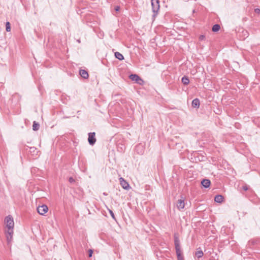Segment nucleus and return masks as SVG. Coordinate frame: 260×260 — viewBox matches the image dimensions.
<instances>
[{"mask_svg":"<svg viewBox=\"0 0 260 260\" xmlns=\"http://www.w3.org/2000/svg\"><path fill=\"white\" fill-rule=\"evenodd\" d=\"M174 245L178 260H184L183 256L181 254L179 240L178 238L176 236L174 238Z\"/></svg>","mask_w":260,"mask_h":260,"instance_id":"obj_1","label":"nucleus"},{"mask_svg":"<svg viewBox=\"0 0 260 260\" xmlns=\"http://www.w3.org/2000/svg\"><path fill=\"white\" fill-rule=\"evenodd\" d=\"M151 6L152 12H153V17H154L159 10V2L158 0H151Z\"/></svg>","mask_w":260,"mask_h":260,"instance_id":"obj_2","label":"nucleus"},{"mask_svg":"<svg viewBox=\"0 0 260 260\" xmlns=\"http://www.w3.org/2000/svg\"><path fill=\"white\" fill-rule=\"evenodd\" d=\"M5 222L6 224L7 230H13L14 228V221L12 216L8 215L5 218Z\"/></svg>","mask_w":260,"mask_h":260,"instance_id":"obj_3","label":"nucleus"},{"mask_svg":"<svg viewBox=\"0 0 260 260\" xmlns=\"http://www.w3.org/2000/svg\"><path fill=\"white\" fill-rule=\"evenodd\" d=\"M129 79L132 81H135L139 85H142L144 83V81L137 74H131L129 76Z\"/></svg>","mask_w":260,"mask_h":260,"instance_id":"obj_4","label":"nucleus"},{"mask_svg":"<svg viewBox=\"0 0 260 260\" xmlns=\"http://www.w3.org/2000/svg\"><path fill=\"white\" fill-rule=\"evenodd\" d=\"M95 136V133L94 132H91L88 133V141L90 145H93L96 142Z\"/></svg>","mask_w":260,"mask_h":260,"instance_id":"obj_5","label":"nucleus"},{"mask_svg":"<svg viewBox=\"0 0 260 260\" xmlns=\"http://www.w3.org/2000/svg\"><path fill=\"white\" fill-rule=\"evenodd\" d=\"M48 210V208L46 205H42V206H39L37 208L38 212L42 215H44L47 212Z\"/></svg>","mask_w":260,"mask_h":260,"instance_id":"obj_6","label":"nucleus"},{"mask_svg":"<svg viewBox=\"0 0 260 260\" xmlns=\"http://www.w3.org/2000/svg\"><path fill=\"white\" fill-rule=\"evenodd\" d=\"M13 234V230H7L6 231V236L7 237V240L8 243H9L11 241Z\"/></svg>","mask_w":260,"mask_h":260,"instance_id":"obj_7","label":"nucleus"},{"mask_svg":"<svg viewBox=\"0 0 260 260\" xmlns=\"http://www.w3.org/2000/svg\"><path fill=\"white\" fill-rule=\"evenodd\" d=\"M120 185L125 189H128L130 187L129 184L123 178H120Z\"/></svg>","mask_w":260,"mask_h":260,"instance_id":"obj_8","label":"nucleus"},{"mask_svg":"<svg viewBox=\"0 0 260 260\" xmlns=\"http://www.w3.org/2000/svg\"><path fill=\"white\" fill-rule=\"evenodd\" d=\"M177 207L179 210L182 209L184 208L185 204L183 199L178 200L176 204Z\"/></svg>","mask_w":260,"mask_h":260,"instance_id":"obj_9","label":"nucleus"},{"mask_svg":"<svg viewBox=\"0 0 260 260\" xmlns=\"http://www.w3.org/2000/svg\"><path fill=\"white\" fill-rule=\"evenodd\" d=\"M201 184H202V185H203V187H204L205 188H208L210 186V184H211V182H210L209 179H204L201 181Z\"/></svg>","mask_w":260,"mask_h":260,"instance_id":"obj_10","label":"nucleus"},{"mask_svg":"<svg viewBox=\"0 0 260 260\" xmlns=\"http://www.w3.org/2000/svg\"><path fill=\"white\" fill-rule=\"evenodd\" d=\"M79 74L84 79H86L88 78V73L85 70H80Z\"/></svg>","mask_w":260,"mask_h":260,"instance_id":"obj_11","label":"nucleus"},{"mask_svg":"<svg viewBox=\"0 0 260 260\" xmlns=\"http://www.w3.org/2000/svg\"><path fill=\"white\" fill-rule=\"evenodd\" d=\"M200 102L199 99L196 98L193 100L192 101V106L195 108H199L200 106Z\"/></svg>","mask_w":260,"mask_h":260,"instance_id":"obj_12","label":"nucleus"},{"mask_svg":"<svg viewBox=\"0 0 260 260\" xmlns=\"http://www.w3.org/2000/svg\"><path fill=\"white\" fill-rule=\"evenodd\" d=\"M136 150L138 154H142L144 151L143 146L140 144L136 146Z\"/></svg>","mask_w":260,"mask_h":260,"instance_id":"obj_13","label":"nucleus"},{"mask_svg":"<svg viewBox=\"0 0 260 260\" xmlns=\"http://www.w3.org/2000/svg\"><path fill=\"white\" fill-rule=\"evenodd\" d=\"M29 149L28 152L30 153L32 155H37L38 151L37 148L35 147H28Z\"/></svg>","mask_w":260,"mask_h":260,"instance_id":"obj_14","label":"nucleus"},{"mask_svg":"<svg viewBox=\"0 0 260 260\" xmlns=\"http://www.w3.org/2000/svg\"><path fill=\"white\" fill-rule=\"evenodd\" d=\"M223 200V197L221 195H216L214 198V201L218 203H221Z\"/></svg>","mask_w":260,"mask_h":260,"instance_id":"obj_15","label":"nucleus"},{"mask_svg":"<svg viewBox=\"0 0 260 260\" xmlns=\"http://www.w3.org/2000/svg\"><path fill=\"white\" fill-rule=\"evenodd\" d=\"M181 81L183 83V84L184 85H188L189 83V78L186 76H184L182 79H181Z\"/></svg>","mask_w":260,"mask_h":260,"instance_id":"obj_16","label":"nucleus"},{"mask_svg":"<svg viewBox=\"0 0 260 260\" xmlns=\"http://www.w3.org/2000/svg\"><path fill=\"white\" fill-rule=\"evenodd\" d=\"M115 57L119 60H122L124 59V57L123 55L118 52H116L115 53Z\"/></svg>","mask_w":260,"mask_h":260,"instance_id":"obj_17","label":"nucleus"},{"mask_svg":"<svg viewBox=\"0 0 260 260\" xmlns=\"http://www.w3.org/2000/svg\"><path fill=\"white\" fill-rule=\"evenodd\" d=\"M220 29V26L218 24H214L212 28V30L213 32H217Z\"/></svg>","mask_w":260,"mask_h":260,"instance_id":"obj_18","label":"nucleus"},{"mask_svg":"<svg viewBox=\"0 0 260 260\" xmlns=\"http://www.w3.org/2000/svg\"><path fill=\"white\" fill-rule=\"evenodd\" d=\"M40 128V124L39 123L34 121L32 125V129L35 131H38Z\"/></svg>","mask_w":260,"mask_h":260,"instance_id":"obj_19","label":"nucleus"},{"mask_svg":"<svg viewBox=\"0 0 260 260\" xmlns=\"http://www.w3.org/2000/svg\"><path fill=\"white\" fill-rule=\"evenodd\" d=\"M203 252L202 250H198L196 252V255L198 257L200 258L202 257L203 255Z\"/></svg>","mask_w":260,"mask_h":260,"instance_id":"obj_20","label":"nucleus"},{"mask_svg":"<svg viewBox=\"0 0 260 260\" xmlns=\"http://www.w3.org/2000/svg\"><path fill=\"white\" fill-rule=\"evenodd\" d=\"M6 30L9 32L11 30V25L9 22H7L6 24Z\"/></svg>","mask_w":260,"mask_h":260,"instance_id":"obj_21","label":"nucleus"},{"mask_svg":"<svg viewBox=\"0 0 260 260\" xmlns=\"http://www.w3.org/2000/svg\"><path fill=\"white\" fill-rule=\"evenodd\" d=\"M108 211H109V212L110 214L111 215V216L112 218L114 220H116V218H115V217L114 214V213L113 212V211H112L111 210L109 209H108Z\"/></svg>","mask_w":260,"mask_h":260,"instance_id":"obj_22","label":"nucleus"},{"mask_svg":"<svg viewBox=\"0 0 260 260\" xmlns=\"http://www.w3.org/2000/svg\"><path fill=\"white\" fill-rule=\"evenodd\" d=\"M69 181L70 182V183H73L75 182V180L72 177H71L69 179Z\"/></svg>","mask_w":260,"mask_h":260,"instance_id":"obj_23","label":"nucleus"},{"mask_svg":"<svg viewBox=\"0 0 260 260\" xmlns=\"http://www.w3.org/2000/svg\"><path fill=\"white\" fill-rule=\"evenodd\" d=\"M255 243V241L254 240H250L248 242V244L250 245L251 244L254 245Z\"/></svg>","mask_w":260,"mask_h":260,"instance_id":"obj_24","label":"nucleus"},{"mask_svg":"<svg viewBox=\"0 0 260 260\" xmlns=\"http://www.w3.org/2000/svg\"><path fill=\"white\" fill-rule=\"evenodd\" d=\"M88 252H89V257H91L92 253H93V250L91 249H89Z\"/></svg>","mask_w":260,"mask_h":260,"instance_id":"obj_25","label":"nucleus"},{"mask_svg":"<svg viewBox=\"0 0 260 260\" xmlns=\"http://www.w3.org/2000/svg\"><path fill=\"white\" fill-rule=\"evenodd\" d=\"M205 38V36L204 35H201V36H200V38H199V39H200V40H204Z\"/></svg>","mask_w":260,"mask_h":260,"instance_id":"obj_26","label":"nucleus"},{"mask_svg":"<svg viewBox=\"0 0 260 260\" xmlns=\"http://www.w3.org/2000/svg\"><path fill=\"white\" fill-rule=\"evenodd\" d=\"M243 189L246 191L248 189V188L247 185L243 186L242 187Z\"/></svg>","mask_w":260,"mask_h":260,"instance_id":"obj_27","label":"nucleus"},{"mask_svg":"<svg viewBox=\"0 0 260 260\" xmlns=\"http://www.w3.org/2000/svg\"><path fill=\"white\" fill-rule=\"evenodd\" d=\"M119 10H120V7H119V6H116V7H115V10L116 11H119Z\"/></svg>","mask_w":260,"mask_h":260,"instance_id":"obj_28","label":"nucleus"},{"mask_svg":"<svg viewBox=\"0 0 260 260\" xmlns=\"http://www.w3.org/2000/svg\"><path fill=\"white\" fill-rule=\"evenodd\" d=\"M255 12L256 13H259V12H260V9H257H257H255Z\"/></svg>","mask_w":260,"mask_h":260,"instance_id":"obj_29","label":"nucleus"},{"mask_svg":"<svg viewBox=\"0 0 260 260\" xmlns=\"http://www.w3.org/2000/svg\"><path fill=\"white\" fill-rule=\"evenodd\" d=\"M77 42H79V43H80V41L79 40H77Z\"/></svg>","mask_w":260,"mask_h":260,"instance_id":"obj_30","label":"nucleus"}]
</instances>
